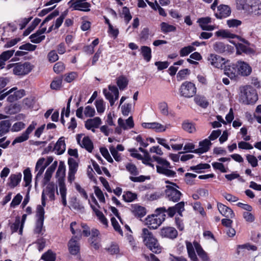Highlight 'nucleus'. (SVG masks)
Listing matches in <instances>:
<instances>
[{"instance_id":"51","label":"nucleus","mask_w":261,"mask_h":261,"mask_svg":"<svg viewBox=\"0 0 261 261\" xmlns=\"http://www.w3.org/2000/svg\"><path fill=\"white\" fill-rule=\"evenodd\" d=\"M182 127L185 130L190 133H192L195 131L194 125L191 122L187 121L184 122L182 124Z\"/></svg>"},{"instance_id":"36","label":"nucleus","mask_w":261,"mask_h":261,"mask_svg":"<svg viewBox=\"0 0 261 261\" xmlns=\"http://www.w3.org/2000/svg\"><path fill=\"white\" fill-rule=\"evenodd\" d=\"M21 176L22 175L20 173H19L17 174H11L9 177V186L12 188H14L17 186L21 181Z\"/></svg>"},{"instance_id":"34","label":"nucleus","mask_w":261,"mask_h":261,"mask_svg":"<svg viewBox=\"0 0 261 261\" xmlns=\"http://www.w3.org/2000/svg\"><path fill=\"white\" fill-rule=\"evenodd\" d=\"M141 54L143 57V59L148 62L151 59V49L147 46H142L140 49Z\"/></svg>"},{"instance_id":"41","label":"nucleus","mask_w":261,"mask_h":261,"mask_svg":"<svg viewBox=\"0 0 261 261\" xmlns=\"http://www.w3.org/2000/svg\"><path fill=\"white\" fill-rule=\"evenodd\" d=\"M125 168H126V169L127 170V171H128L129 173L132 175H133V176H137V175H139V171L137 167H136V166L135 164H134L133 163H127L125 165Z\"/></svg>"},{"instance_id":"32","label":"nucleus","mask_w":261,"mask_h":261,"mask_svg":"<svg viewBox=\"0 0 261 261\" xmlns=\"http://www.w3.org/2000/svg\"><path fill=\"white\" fill-rule=\"evenodd\" d=\"M54 149L58 154H62L66 149V145L63 137H61L56 143Z\"/></svg>"},{"instance_id":"48","label":"nucleus","mask_w":261,"mask_h":261,"mask_svg":"<svg viewBox=\"0 0 261 261\" xmlns=\"http://www.w3.org/2000/svg\"><path fill=\"white\" fill-rule=\"evenodd\" d=\"M117 84L120 90L124 89L128 84L127 79L122 76L119 77L117 79Z\"/></svg>"},{"instance_id":"19","label":"nucleus","mask_w":261,"mask_h":261,"mask_svg":"<svg viewBox=\"0 0 261 261\" xmlns=\"http://www.w3.org/2000/svg\"><path fill=\"white\" fill-rule=\"evenodd\" d=\"M217 207L220 213L224 217L228 218H233L234 217V213L229 207L221 203H218Z\"/></svg>"},{"instance_id":"50","label":"nucleus","mask_w":261,"mask_h":261,"mask_svg":"<svg viewBox=\"0 0 261 261\" xmlns=\"http://www.w3.org/2000/svg\"><path fill=\"white\" fill-rule=\"evenodd\" d=\"M214 49L217 53H223L226 50L225 45L221 42H216L213 45Z\"/></svg>"},{"instance_id":"47","label":"nucleus","mask_w":261,"mask_h":261,"mask_svg":"<svg viewBox=\"0 0 261 261\" xmlns=\"http://www.w3.org/2000/svg\"><path fill=\"white\" fill-rule=\"evenodd\" d=\"M123 200L127 202H132L137 198V195L130 191L125 192L122 196Z\"/></svg>"},{"instance_id":"33","label":"nucleus","mask_w":261,"mask_h":261,"mask_svg":"<svg viewBox=\"0 0 261 261\" xmlns=\"http://www.w3.org/2000/svg\"><path fill=\"white\" fill-rule=\"evenodd\" d=\"M70 230L73 234L74 235L72 238H75V239L80 240L82 237V229L80 228H77L76 227V223L75 222H72L70 224Z\"/></svg>"},{"instance_id":"2","label":"nucleus","mask_w":261,"mask_h":261,"mask_svg":"<svg viewBox=\"0 0 261 261\" xmlns=\"http://www.w3.org/2000/svg\"><path fill=\"white\" fill-rule=\"evenodd\" d=\"M258 99L257 92L251 86L240 87V101L245 105L254 103Z\"/></svg>"},{"instance_id":"4","label":"nucleus","mask_w":261,"mask_h":261,"mask_svg":"<svg viewBox=\"0 0 261 261\" xmlns=\"http://www.w3.org/2000/svg\"><path fill=\"white\" fill-rule=\"evenodd\" d=\"M152 158L159 164L156 166V171L159 173L169 177H174L176 176V172L170 169L171 167L167 160L157 156H153Z\"/></svg>"},{"instance_id":"10","label":"nucleus","mask_w":261,"mask_h":261,"mask_svg":"<svg viewBox=\"0 0 261 261\" xmlns=\"http://www.w3.org/2000/svg\"><path fill=\"white\" fill-rule=\"evenodd\" d=\"M109 90L106 89L103 90V93L106 98L109 100L111 106H113L115 101L118 99L119 97V91L115 86H109Z\"/></svg>"},{"instance_id":"21","label":"nucleus","mask_w":261,"mask_h":261,"mask_svg":"<svg viewBox=\"0 0 261 261\" xmlns=\"http://www.w3.org/2000/svg\"><path fill=\"white\" fill-rule=\"evenodd\" d=\"M160 234L162 237L174 239L177 236V231L174 227H163L161 230Z\"/></svg>"},{"instance_id":"61","label":"nucleus","mask_w":261,"mask_h":261,"mask_svg":"<svg viewBox=\"0 0 261 261\" xmlns=\"http://www.w3.org/2000/svg\"><path fill=\"white\" fill-rule=\"evenodd\" d=\"M94 193L98 198L99 200L102 202H105V199L103 195V194L102 191L98 187L95 186L94 187Z\"/></svg>"},{"instance_id":"53","label":"nucleus","mask_w":261,"mask_h":261,"mask_svg":"<svg viewBox=\"0 0 261 261\" xmlns=\"http://www.w3.org/2000/svg\"><path fill=\"white\" fill-rule=\"evenodd\" d=\"M237 53L238 54H241L242 53H248L250 49L242 43H238L236 45Z\"/></svg>"},{"instance_id":"6","label":"nucleus","mask_w":261,"mask_h":261,"mask_svg":"<svg viewBox=\"0 0 261 261\" xmlns=\"http://www.w3.org/2000/svg\"><path fill=\"white\" fill-rule=\"evenodd\" d=\"M155 212V214L148 216L145 219V223L150 229H157L165 220L166 214L165 213L156 212V210Z\"/></svg>"},{"instance_id":"16","label":"nucleus","mask_w":261,"mask_h":261,"mask_svg":"<svg viewBox=\"0 0 261 261\" xmlns=\"http://www.w3.org/2000/svg\"><path fill=\"white\" fill-rule=\"evenodd\" d=\"M224 73L230 79H234L238 75L237 64H231L225 66Z\"/></svg>"},{"instance_id":"45","label":"nucleus","mask_w":261,"mask_h":261,"mask_svg":"<svg viewBox=\"0 0 261 261\" xmlns=\"http://www.w3.org/2000/svg\"><path fill=\"white\" fill-rule=\"evenodd\" d=\"M196 48L194 46L189 45L182 48L179 51V55L181 57H185L188 56Z\"/></svg>"},{"instance_id":"11","label":"nucleus","mask_w":261,"mask_h":261,"mask_svg":"<svg viewBox=\"0 0 261 261\" xmlns=\"http://www.w3.org/2000/svg\"><path fill=\"white\" fill-rule=\"evenodd\" d=\"M33 66L29 62L23 64L16 63L15 67L13 69V72L17 75H24L28 74L32 70Z\"/></svg>"},{"instance_id":"28","label":"nucleus","mask_w":261,"mask_h":261,"mask_svg":"<svg viewBox=\"0 0 261 261\" xmlns=\"http://www.w3.org/2000/svg\"><path fill=\"white\" fill-rule=\"evenodd\" d=\"M118 123L119 126L123 129H129L133 128L134 126L132 117H129L125 121L122 119L119 118L118 120Z\"/></svg>"},{"instance_id":"54","label":"nucleus","mask_w":261,"mask_h":261,"mask_svg":"<svg viewBox=\"0 0 261 261\" xmlns=\"http://www.w3.org/2000/svg\"><path fill=\"white\" fill-rule=\"evenodd\" d=\"M44 35H39L38 34H36V32L32 35H31L30 37V38L31 39V41L34 43H39L41 42L43 40L45 39Z\"/></svg>"},{"instance_id":"60","label":"nucleus","mask_w":261,"mask_h":261,"mask_svg":"<svg viewBox=\"0 0 261 261\" xmlns=\"http://www.w3.org/2000/svg\"><path fill=\"white\" fill-rule=\"evenodd\" d=\"M129 178L132 181L135 182H141L144 181L146 179H149L150 177L144 175H140L137 177L130 176Z\"/></svg>"},{"instance_id":"7","label":"nucleus","mask_w":261,"mask_h":261,"mask_svg":"<svg viewBox=\"0 0 261 261\" xmlns=\"http://www.w3.org/2000/svg\"><path fill=\"white\" fill-rule=\"evenodd\" d=\"M196 87L194 84L191 82L186 81L184 82L179 89V93L181 96L190 98L194 96L196 93Z\"/></svg>"},{"instance_id":"27","label":"nucleus","mask_w":261,"mask_h":261,"mask_svg":"<svg viewBox=\"0 0 261 261\" xmlns=\"http://www.w3.org/2000/svg\"><path fill=\"white\" fill-rule=\"evenodd\" d=\"M57 165V162L55 161L46 170L44 179L43 185H45L50 180L53 172L55 171L56 166Z\"/></svg>"},{"instance_id":"23","label":"nucleus","mask_w":261,"mask_h":261,"mask_svg":"<svg viewBox=\"0 0 261 261\" xmlns=\"http://www.w3.org/2000/svg\"><path fill=\"white\" fill-rule=\"evenodd\" d=\"M218 12L216 13L215 15L217 18H225L229 16L231 13L230 8L224 5H220L218 7Z\"/></svg>"},{"instance_id":"26","label":"nucleus","mask_w":261,"mask_h":261,"mask_svg":"<svg viewBox=\"0 0 261 261\" xmlns=\"http://www.w3.org/2000/svg\"><path fill=\"white\" fill-rule=\"evenodd\" d=\"M193 244L198 256L202 260L210 261L207 253L204 251L200 245L197 242H194Z\"/></svg>"},{"instance_id":"8","label":"nucleus","mask_w":261,"mask_h":261,"mask_svg":"<svg viewBox=\"0 0 261 261\" xmlns=\"http://www.w3.org/2000/svg\"><path fill=\"white\" fill-rule=\"evenodd\" d=\"M184 211L185 202L183 201L176 203L173 206L169 207L168 209H166L165 207H161L156 208V212H160V213L166 212L170 217H173L176 212H177L179 216H182V213Z\"/></svg>"},{"instance_id":"17","label":"nucleus","mask_w":261,"mask_h":261,"mask_svg":"<svg viewBox=\"0 0 261 261\" xmlns=\"http://www.w3.org/2000/svg\"><path fill=\"white\" fill-rule=\"evenodd\" d=\"M238 69V75L248 76L251 72V67L246 63L243 61H238L237 63Z\"/></svg>"},{"instance_id":"49","label":"nucleus","mask_w":261,"mask_h":261,"mask_svg":"<svg viewBox=\"0 0 261 261\" xmlns=\"http://www.w3.org/2000/svg\"><path fill=\"white\" fill-rule=\"evenodd\" d=\"M62 77H57L54 79L50 84V88L52 89L58 90L61 86Z\"/></svg>"},{"instance_id":"40","label":"nucleus","mask_w":261,"mask_h":261,"mask_svg":"<svg viewBox=\"0 0 261 261\" xmlns=\"http://www.w3.org/2000/svg\"><path fill=\"white\" fill-rule=\"evenodd\" d=\"M41 258L45 261H55L56 255L51 250H48L42 254Z\"/></svg>"},{"instance_id":"43","label":"nucleus","mask_w":261,"mask_h":261,"mask_svg":"<svg viewBox=\"0 0 261 261\" xmlns=\"http://www.w3.org/2000/svg\"><path fill=\"white\" fill-rule=\"evenodd\" d=\"M23 180L25 182V187L29 186L32 181V174L29 168H27L23 171Z\"/></svg>"},{"instance_id":"1","label":"nucleus","mask_w":261,"mask_h":261,"mask_svg":"<svg viewBox=\"0 0 261 261\" xmlns=\"http://www.w3.org/2000/svg\"><path fill=\"white\" fill-rule=\"evenodd\" d=\"M141 237L144 244L151 251L155 253H159L161 252L162 247L158 241L147 228L142 229Z\"/></svg>"},{"instance_id":"57","label":"nucleus","mask_w":261,"mask_h":261,"mask_svg":"<svg viewBox=\"0 0 261 261\" xmlns=\"http://www.w3.org/2000/svg\"><path fill=\"white\" fill-rule=\"evenodd\" d=\"M122 15L123 16L126 22L127 23L132 19V17L129 12L128 8L126 7H124L122 10Z\"/></svg>"},{"instance_id":"29","label":"nucleus","mask_w":261,"mask_h":261,"mask_svg":"<svg viewBox=\"0 0 261 261\" xmlns=\"http://www.w3.org/2000/svg\"><path fill=\"white\" fill-rule=\"evenodd\" d=\"M132 212L135 216L141 218L144 216L146 213L144 207L138 204L132 205Z\"/></svg>"},{"instance_id":"55","label":"nucleus","mask_w":261,"mask_h":261,"mask_svg":"<svg viewBox=\"0 0 261 261\" xmlns=\"http://www.w3.org/2000/svg\"><path fill=\"white\" fill-rule=\"evenodd\" d=\"M112 225L113 226L114 229L116 231L118 232L121 236L123 235V231L121 229V227L117 221V220L114 218L112 217L111 219Z\"/></svg>"},{"instance_id":"25","label":"nucleus","mask_w":261,"mask_h":261,"mask_svg":"<svg viewBox=\"0 0 261 261\" xmlns=\"http://www.w3.org/2000/svg\"><path fill=\"white\" fill-rule=\"evenodd\" d=\"M101 121L99 117H96L93 119H89L85 121V127L87 129H90L92 128H98L101 124Z\"/></svg>"},{"instance_id":"64","label":"nucleus","mask_w":261,"mask_h":261,"mask_svg":"<svg viewBox=\"0 0 261 261\" xmlns=\"http://www.w3.org/2000/svg\"><path fill=\"white\" fill-rule=\"evenodd\" d=\"M14 51L13 49L5 51L0 55V57L5 61H7L13 56Z\"/></svg>"},{"instance_id":"12","label":"nucleus","mask_w":261,"mask_h":261,"mask_svg":"<svg viewBox=\"0 0 261 261\" xmlns=\"http://www.w3.org/2000/svg\"><path fill=\"white\" fill-rule=\"evenodd\" d=\"M37 216L38 217V219L36 223L34 232L36 234H40L43 228L44 219V210L43 207L40 205H38L37 207Z\"/></svg>"},{"instance_id":"58","label":"nucleus","mask_w":261,"mask_h":261,"mask_svg":"<svg viewBox=\"0 0 261 261\" xmlns=\"http://www.w3.org/2000/svg\"><path fill=\"white\" fill-rule=\"evenodd\" d=\"M97 111L99 113H102L105 109L103 100L102 99H97L95 102Z\"/></svg>"},{"instance_id":"24","label":"nucleus","mask_w":261,"mask_h":261,"mask_svg":"<svg viewBox=\"0 0 261 261\" xmlns=\"http://www.w3.org/2000/svg\"><path fill=\"white\" fill-rule=\"evenodd\" d=\"M142 125L145 128L153 129L158 132H164L166 128L163 125L158 122L143 123Z\"/></svg>"},{"instance_id":"15","label":"nucleus","mask_w":261,"mask_h":261,"mask_svg":"<svg viewBox=\"0 0 261 261\" xmlns=\"http://www.w3.org/2000/svg\"><path fill=\"white\" fill-rule=\"evenodd\" d=\"M55 190L57 191V194L60 195V192H58L57 190V187L53 182L49 183L47 185L46 189L43 190L42 194H44L45 197V195L47 196L50 200H54L55 198Z\"/></svg>"},{"instance_id":"63","label":"nucleus","mask_w":261,"mask_h":261,"mask_svg":"<svg viewBox=\"0 0 261 261\" xmlns=\"http://www.w3.org/2000/svg\"><path fill=\"white\" fill-rule=\"evenodd\" d=\"M100 152L102 156L110 163H113V160L111 158L108 149L106 148H101Z\"/></svg>"},{"instance_id":"42","label":"nucleus","mask_w":261,"mask_h":261,"mask_svg":"<svg viewBox=\"0 0 261 261\" xmlns=\"http://www.w3.org/2000/svg\"><path fill=\"white\" fill-rule=\"evenodd\" d=\"M194 101L196 104L202 108H206L208 105L205 98L200 95H197L194 98Z\"/></svg>"},{"instance_id":"3","label":"nucleus","mask_w":261,"mask_h":261,"mask_svg":"<svg viewBox=\"0 0 261 261\" xmlns=\"http://www.w3.org/2000/svg\"><path fill=\"white\" fill-rule=\"evenodd\" d=\"M65 175V166L61 163H60L58 169L56 172V176L58 178L59 188L60 195L61 198L62 204L66 206L67 205L66 194L67 189L64 182V177Z\"/></svg>"},{"instance_id":"37","label":"nucleus","mask_w":261,"mask_h":261,"mask_svg":"<svg viewBox=\"0 0 261 261\" xmlns=\"http://www.w3.org/2000/svg\"><path fill=\"white\" fill-rule=\"evenodd\" d=\"M250 0H236L237 8L238 10L248 11Z\"/></svg>"},{"instance_id":"52","label":"nucleus","mask_w":261,"mask_h":261,"mask_svg":"<svg viewBox=\"0 0 261 261\" xmlns=\"http://www.w3.org/2000/svg\"><path fill=\"white\" fill-rule=\"evenodd\" d=\"M25 124L21 121L15 123L10 129L13 132H18L25 127Z\"/></svg>"},{"instance_id":"56","label":"nucleus","mask_w":261,"mask_h":261,"mask_svg":"<svg viewBox=\"0 0 261 261\" xmlns=\"http://www.w3.org/2000/svg\"><path fill=\"white\" fill-rule=\"evenodd\" d=\"M210 165L208 164L204 163V164H199L196 166H193L190 167V170L195 171L197 172H198L199 170H202V169H208L210 168Z\"/></svg>"},{"instance_id":"5","label":"nucleus","mask_w":261,"mask_h":261,"mask_svg":"<svg viewBox=\"0 0 261 261\" xmlns=\"http://www.w3.org/2000/svg\"><path fill=\"white\" fill-rule=\"evenodd\" d=\"M165 182L170 184L166 186L165 190V197L174 202H178L182 195L181 193L177 189V188H179V187L176 184L170 182L168 180H166Z\"/></svg>"},{"instance_id":"20","label":"nucleus","mask_w":261,"mask_h":261,"mask_svg":"<svg viewBox=\"0 0 261 261\" xmlns=\"http://www.w3.org/2000/svg\"><path fill=\"white\" fill-rule=\"evenodd\" d=\"M248 11L255 15H261V2L259 0H250Z\"/></svg>"},{"instance_id":"22","label":"nucleus","mask_w":261,"mask_h":261,"mask_svg":"<svg viewBox=\"0 0 261 261\" xmlns=\"http://www.w3.org/2000/svg\"><path fill=\"white\" fill-rule=\"evenodd\" d=\"M199 147L198 149L194 150V153L202 154L207 152L210 148L212 144L210 140L205 139L202 141H200L199 143Z\"/></svg>"},{"instance_id":"13","label":"nucleus","mask_w":261,"mask_h":261,"mask_svg":"<svg viewBox=\"0 0 261 261\" xmlns=\"http://www.w3.org/2000/svg\"><path fill=\"white\" fill-rule=\"evenodd\" d=\"M37 123L35 121L32 122L27 129L20 136L17 137L13 141L12 145H14L16 143H22L27 141L29 138V135L35 128Z\"/></svg>"},{"instance_id":"38","label":"nucleus","mask_w":261,"mask_h":261,"mask_svg":"<svg viewBox=\"0 0 261 261\" xmlns=\"http://www.w3.org/2000/svg\"><path fill=\"white\" fill-rule=\"evenodd\" d=\"M216 35L218 37H222L223 38H240L239 36L231 33L228 31L226 30H220L216 32Z\"/></svg>"},{"instance_id":"30","label":"nucleus","mask_w":261,"mask_h":261,"mask_svg":"<svg viewBox=\"0 0 261 261\" xmlns=\"http://www.w3.org/2000/svg\"><path fill=\"white\" fill-rule=\"evenodd\" d=\"M77 141L82 147L85 148L89 152H92L93 149V145L92 142L88 137H84L81 143L80 142L79 139Z\"/></svg>"},{"instance_id":"44","label":"nucleus","mask_w":261,"mask_h":261,"mask_svg":"<svg viewBox=\"0 0 261 261\" xmlns=\"http://www.w3.org/2000/svg\"><path fill=\"white\" fill-rule=\"evenodd\" d=\"M21 110V106L19 104L15 103L13 105H11L9 108H8V110L7 111V113L9 114L12 115V114H15L19 112H20Z\"/></svg>"},{"instance_id":"59","label":"nucleus","mask_w":261,"mask_h":261,"mask_svg":"<svg viewBox=\"0 0 261 261\" xmlns=\"http://www.w3.org/2000/svg\"><path fill=\"white\" fill-rule=\"evenodd\" d=\"M159 108L161 113L167 116L169 114L168 105L165 102H161L159 104Z\"/></svg>"},{"instance_id":"39","label":"nucleus","mask_w":261,"mask_h":261,"mask_svg":"<svg viewBox=\"0 0 261 261\" xmlns=\"http://www.w3.org/2000/svg\"><path fill=\"white\" fill-rule=\"evenodd\" d=\"M161 31L165 34L176 31V27L175 26L169 24L165 22L161 23Z\"/></svg>"},{"instance_id":"9","label":"nucleus","mask_w":261,"mask_h":261,"mask_svg":"<svg viewBox=\"0 0 261 261\" xmlns=\"http://www.w3.org/2000/svg\"><path fill=\"white\" fill-rule=\"evenodd\" d=\"M69 7L72 10H78L83 12H89L91 5L86 0H71L68 3Z\"/></svg>"},{"instance_id":"18","label":"nucleus","mask_w":261,"mask_h":261,"mask_svg":"<svg viewBox=\"0 0 261 261\" xmlns=\"http://www.w3.org/2000/svg\"><path fill=\"white\" fill-rule=\"evenodd\" d=\"M79 240L71 238L68 243L69 251L72 255H76L80 252V244Z\"/></svg>"},{"instance_id":"31","label":"nucleus","mask_w":261,"mask_h":261,"mask_svg":"<svg viewBox=\"0 0 261 261\" xmlns=\"http://www.w3.org/2000/svg\"><path fill=\"white\" fill-rule=\"evenodd\" d=\"M11 125V124L9 120L0 121V137L3 136L9 132Z\"/></svg>"},{"instance_id":"35","label":"nucleus","mask_w":261,"mask_h":261,"mask_svg":"<svg viewBox=\"0 0 261 261\" xmlns=\"http://www.w3.org/2000/svg\"><path fill=\"white\" fill-rule=\"evenodd\" d=\"M186 247L188 256L192 261H198V259L195 252L193 245L190 242L186 241Z\"/></svg>"},{"instance_id":"46","label":"nucleus","mask_w":261,"mask_h":261,"mask_svg":"<svg viewBox=\"0 0 261 261\" xmlns=\"http://www.w3.org/2000/svg\"><path fill=\"white\" fill-rule=\"evenodd\" d=\"M68 164L69 165V171L76 173L78 168V164L76 161L72 158H69Z\"/></svg>"},{"instance_id":"14","label":"nucleus","mask_w":261,"mask_h":261,"mask_svg":"<svg viewBox=\"0 0 261 261\" xmlns=\"http://www.w3.org/2000/svg\"><path fill=\"white\" fill-rule=\"evenodd\" d=\"M207 59L212 66L217 68H222L225 63L224 58L215 54L210 55Z\"/></svg>"},{"instance_id":"62","label":"nucleus","mask_w":261,"mask_h":261,"mask_svg":"<svg viewBox=\"0 0 261 261\" xmlns=\"http://www.w3.org/2000/svg\"><path fill=\"white\" fill-rule=\"evenodd\" d=\"M246 159L252 167H255L258 166L257 160L254 155L248 154L246 155Z\"/></svg>"}]
</instances>
